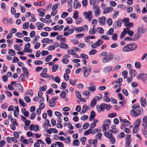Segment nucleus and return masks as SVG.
Segmentation results:
<instances>
[{
    "label": "nucleus",
    "instance_id": "54",
    "mask_svg": "<svg viewBox=\"0 0 147 147\" xmlns=\"http://www.w3.org/2000/svg\"><path fill=\"white\" fill-rule=\"evenodd\" d=\"M97 52V51L95 49H92L90 51L89 54L90 55H92L96 54Z\"/></svg>",
    "mask_w": 147,
    "mask_h": 147
},
{
    "label": "nucleus",
    "instance_id": "16",
    "mask_svg": "<svg viewBox=\"0 0 147 147\" xmlns=\"http://www.w3.org/2000/svg\"><path fill=\"white\" fill-rule=\"evenodd\" d=\"M94 27L91 29L89 31V34L90 35H93L95 34L96 32V28H94L95 26H93Z\"/></svg>",
    "mask_w": 147,
    "mask_h": 147
},
{
    "label": "nucleus",
    "instance_id": "9",
    "mask_svg": "<svg viewBox=\"0 0 147 147\" xmlns=\"http://www.w3.org/2000/svg\"><path fill=\"white\" fill-rule=\"evenodd\" d=\"M98 22L101 25H103L105 22V18L104 16L99 17L98 19Z\"/></svg>",
    "mask_w": 147,
    "mask_h": 147
},
{
    "label": "nucleus",
    "instance_id": "6",
    "mask_svg": "<svg viewBox=\"0 0 147 147\" xmlns=\"http://www.w3.org/2000/svg\"><path fill=\"white\" fill-rule=\"evenodd\" d=\"M30 127V130L31 131H32L33 130H34L36 132L39 130V126L37 125L31 124Z\"/></svg>",
    "mask_w": 147,
    "mask_h": 147
},
{
    "label": "nucleus",
    "instance_id": "56",
    "mask_svg": "<svg viewBox=\"0 0 147 147\" xmlns=\"http://www.w3.org/2000/svg\"><path fill=\"white\" fill-rule=\"evenodd\" d=\"M40 75L41 76L44 78H47L48 77V74L45 73H41Z\"/></svg>",
    "mask_w": 147,
    "mask_h": 147
},
{
    "label": "nucleus",
    "instance_id": "7",
    "mask_svg": "<svg viewBox=\"0 0 147 147\" xmlns=\"http://www.w3.org/2000/svg\"><path fill=\"white\" fill-rule=\"evenodd\" d=\"M97 142L98 140L96 139H95L94 140L91 139L88 141L89 144L91 145L93 144V146L94 147H96L97 146Z\"/></svg>",
    "mask_w": 147,
    "mask_h": 147
},
{
    "label": "nucleus",
    "instance_id": "62",
    "mask_svg": "<svg viewBox=\"0 0 147 147\" xmlns=\"http://www.w3.org/2000/svg\"><path fill=\"white\" fill-rule=\"evenodd\" d=\"M83 94L86 96H89L90 95V93L87 90H84L83 92Z\"/></svg>",
    "mask_w": 147,
    "mask_h": 147
},
{
    "label": "nucleus",
    "instance_id": "57",
    "mask_svg": "<svg viewBox=\"0 0 147 147\" xmlns=\"http://www.w3.org/2000/svg\"><path fill=\"white\" fill-rule=\"evenodd\" d=\"M67 23L68 24H71L72 23V19L70 18H68L66 19Z\"/></svg>",
    "mask_w": 147,
    "mask_h": 147
},
{
    "label": "nucleus",
    "instance_id": "37",
    "mask_svg": "<svg viewBox=\"0 0 147 147\" xmlns=\"http://www.w3.org/2000/svg\"><path fill=\"white\" fill-rule=\"evenodd\" d=\"M22 113L24 114V115L26 117H28L29 115V112L28 111H26L25 109H24V110L22 111Z\"/></svg>",
    "mask_w": 147,
    "mask_h": 147
},
{
    "label": "nucleus",
    "instance_id": "13",
    "mask_svg": "<svg viewBox=\"0 0 147 147\" xmlns=\"http://www.w3.org/2000/svg\"><path fill=\"white\" fill-rule=\"evenodd\" d=\"M45 10L43 9H38V11L40 13L39 16L43 17L45 16L44 13L45 12Z\"/></svg>",
    "mask_w": 147,
    "mask_h": 147
},
{
    "label": "nucleus",
    "instance_id": "27",
    "mask_svg": "<svg viewBox=\"0 0 147 147\" xmlns=\"http://www.w3.org/2000/svg\"><path fill=\"white\" fill-rule=\"evenodd\" d=\"M109 61L112 60L114 58V55L112 54H109L108 55L106 56Z\"/></svg>",
    "mask_w": 147,
    "mask_h": 147
},
{
    "label": "nucleus",
    "instance_id": "26",
    "mask_svg": "<svg viewBox=\"0 0 147 147\" xmlns=\"http://www.w3.org/2000/svg\"><path fill=\"white\" fill-rule=\"evenodd\" d=\"M95 98H94L91 101L90 103V106L91 107H94L96 104V100H95Z\"/></svg>",
    "mask_w": 147,
    "mask_h": 147
},
{
    "label": "nucleus",
    "instance_id": "36",
    "mask_svg": "<svg viewBox=\"0 0 147 147\" xmlns=\"http://www.w3.org/2000/svg\"><path fill=\"white\" fill-rule=\"evenodd\" d=\"M8 52V54L11 56H13L16 55L15 51L12 49H9Z\"/></svg>",
    "mask_w": 147,
    "mask_h": 147
},
{
    "label": "nucleus",
    "instance_id": "63",
    "mask_svg": "<svg viewBox=\"0 0 147 147\" xmlns=\"http://www.w3.org/2000/svg\"><path fill=\"white\" fill-rule=\"evenodd\" d=\"M142 122L144 123V124H147V116H145L143 117Z\"/></svg>",
    "mask_w": 147,
    "mask_h": 147
},
{
    "label": "nucleus",
    "instance_id": "29",
    "mask_svg": "<svg viewBox=\"0 0 147 147\" xmlns=\"http://www.w3.org/2000/svg\"><path fill=\"white\" fill-rule=\"evenodd\" d=\"M141 120L140 119H139L136 120L135 123V126L139 127L140 124Z\"/></svg>",
    "mask_w": 147,
    "mask_h": 147
},
{
    "label": "nucleus",
    "instance_id": "4",
    "mask_svg": "<svg viewBox=\"0 0 147 147\" xmlns=\"http://www.w3.org/2000/svg\"><path fill=\"white\" fill-rule=\"evenodd\" d=\"M77 28L74 26L73 27V28H71L69 30V32H63V35L65 36H66L72 34L74 32V30L76 31L77 30Z\"/></svg>",
    "mask_w": 147,
    "mask_h": 147
},
{
    "label": "nucleus",
    "instance_id": "21",
    "mask_svg": "<svg viewBox=\"0 0 147 147\" xmlns=\"http://www.w3.org/2000/svg\"><path fill=\"white\" fill-rule=\"evenodd\" d=\"M103 105V110L105 109H107L108 110H109L111 108L110 105H107V104L105 103H102V105Z\"/></svg>",
    "mask_w": 147,
    "mask_h": 147
},
{
    "label": "nucleus",
    "instance_id": "39",
    "mask_svg": "<svg viewBox=\"0 0 147 147\" xmlns=\"http://www.w3.org/2000/svg\"><path fill=\"white\" fill-rule=\"evenodd\" d=\"M100 38L101 39L106 40H108L110 39L109 37L108 36L106 35H102L100 37Z\"/></svg>",
    "mask_w": 147,
    "mask_h": 147
},
{
    "label": "nucleus",
    "instance_id": "31",
    "mask_svg": "<svg viewBox=\"0 0 147 147\" xmlns=\"http://www.w3.org/2000/svg\"><path fill=\"white\" fill-rule=\"evenodd\" d=\"M79 13L77 11H75L73 16V18L76 19H78L79 17Z\"/></svg>",
    "mask_w": 147,
    "mask_h": 147
},
{
    "label": "nucleus",
    "instance_id": "48",
    "mask_svg": "<svg viewBox=\"0 0 147 147\" xmlns=\"http://www.w3.org/2000/svg\"><path fill=\"white\" fill-rule=\"evenodd\" d=\"M118 35L116 33H114L112 35V39L113 40H116L117 39Z\"/></svg>",
    "mask_w": 147,
    "mask_h": 147
},
{
    "label": "nucleus",
    "instance_id": "55",
    "mask_svg": "<svg viewBox=\"0 0 147 147\" xmlns=\"http://www.w3.org/2000/svg\"><path fill=\"white\" fill-rule=\"evenodd\" d=\"M19 102L22 106L23 107L25 106V104L22 99L20 98L19 99Z\"/></svg>",
    "mask_w": 147,
    "mask_h": 147
},
{
    "label": "nucleus",
    "instance_id": "15",
    "mask_svg": "<svg viewBox=\"0 0 147 147\" xmlns=\"http://www.w3.org/2000/svg\"><path fill=\"white\" fill-rule=\"evenodd\" d=\"M96 109L99 112L103 111V105H102V104H101L100 105H96Z\"/></svg>",
    "mask_w": 147,
    "mask_h": 147
},
{
    "label": "nucleus",
    "instance_id": "46",
    "mask_svg": "<svg viewBox=\"0 0 147 147\" xmlns=\"http://www.w3.org/2000/svg\"><path fill=\"white\" fill-rule=\"evenodd\" d=\"M135 66L136 68L140 69L141 67V65L140 62H136L135 63Z\"/></svg>",
    "mask_w": 147,
    "mask_h": 147
},
{
    "label": "nucleus",
    "instance_id": "60",
    "mask_svg": "<svg viewBox=\"0 0 147 147\" xmlns=\"http://www.w3.org/2000/svg\"><path fill=\"white\" fill-rule=\"evenodd\" d=\"M103 99L104 101L106 102H109L111 100L110 98L108 96H103Z\"/></svg>",
    "mask_w": 147,
    "mask_h": 147
},
{
    "label": "nucleus",
    "instance_id": "20",
    "mask_svg": "<svg viewBox=\"0 0 147 147\" xmlns=\"http://www.w3.org/2000/svg\"><path fill=\"white\" fill-rule=\"evenodd\" d=\"M96 115V114L95 112L93 111H92L91 112L90 116L89 117L90 120L92 121V119L95 117Z\"/></svg>",
    "mask_w": 147,
    "mask_h": 147
},
{
    "label": "nucleus",
    "instance_id": "43",
    "mask_svg": "<svg viewBox=\"0 0 147 147\" xmlns=\"http://www.w3.org/2000/svg\"><path fill=\"white\" fill-rule=\"evenodd\" d=\"M37 24H39L38 26H37L38 29L39 30H41L40 28H42L44 26V24L42 23L38 22L37 23Z\"/></svg>",
    "mask_w": 147,
    "mask_h": 147
},
{
    "label": "nucleus",
    "instance_id": "28",
    "mask_svg": "<svg viewBox=\"0 0 147 147\" xmlns=\"http://www.w3.org/2000/svg\"><path fill=\"white\" fill-rule=\"evenodd\" d=\"M129 45H130V46L131 47V48L132 51H134L136 49L137 46L136 44L130 43Z\"/></svg>",
    "mask_w": 147,
    "mask_h": 147
},
{
    "label": "nucleus",
    "instance_id": "64",
    "mask_svg": "<svg viewBox=\"0 0 147 147\" xmlns=\"http://www.w3.org/2000/svg\"><path fill=\"white\" fill-rule=\"evenodd\" d=\"M56 144L59 147H64L63 144L61 142H56Z\"/></svg>",
    "mask_w": 147,
    "mask_h": 147
},
{
    "label": "nucleus",
    "instance_id": "23",
    "mask_svg": "<svg viewBox=\"0 0 147 147\" xmlns=\"http://www.w3.org/2000/svg\"><path fill=\"white\" fill-rule=\"evenodd\" d=\"M113 8L111 7H108L105 9L104 10L103 13L104 14H106L109 12L110 11H112L113 10Z\"/></svg>",
    "mask_w": 147,
    "mask_h": 147
},
{
    "label": "nucleus",
    "instance_id": "49",
    "mask_svg": "<svg viewBox=\"0 0 147 147\" xmlns=\"http://www.w3.org/2000/svg\"><path fill=\"white\" fill-rule=\"evenodd\" d=\"M60 78L59 76H56L53 79V80H54L56 82L59 83L60 81Z\"/></svg>",
    "mask_w": 147,
    "mask_h": 147
},
{
    "label": "nucleus",
    "instance_id": "50",
    "mask_svg": "<svg viewBox=\"0 0 147 147\" xmlns=\"http://www.w3.org/2000/svg\"><path fill=\"white\" fill-rule=\"evenodd\" d=\"M123 22L122 20L120 19H118L117 21V25L118 27H120Z\"/></svg>",
    "mask_w": 147,
    "mask_h": 147
},
{
    "label": "nucleus",
    "instance_id": "14",
    "mask_svg": "<svg viewBox=\"0 0 147 147\" xmlns=\"http://www.w3.org/2000/svg\"><path fill=\"white\" fill-rule=\"evenodd\" d=\"M113 67L111 66H106L103 69V71L105 73H108L112 69Z\"/></svg>",
    "mask_w": 147,
    "mask_h": 147
},
{
    "label": "nucleus",
    "instance_id": "12",
    "mask_svg": "<svg viewBox=\"0 0 147 147\" xmlns=\"http://www.w3.org/2000/svg\"><path fill=\"white\" fill-rule=\"evenodd\" d=\"M140 102L141 106L143 107H145L146 105V101L145 98L143 97H141Z\"/></svg>",
    "mask_w": 147,
    "mask_h": 147
},
{
    "label": "nucleus",
    "instance_id": "47",
    "mask_svg": "<svg viewBox=\"0 0 147 147\" xmlns=\"http://www.w3.org/2000/svg\"><path fill=\"white\" fill-rule=\"evenodd\" d=\"M80 57L84 59H88V56L84 53H81Z\"/></svg>",
    "mask_w": 147,
    "mask_h": 147
},
{
    "label": "nucleus",
    "instance_id": "41",
    "mask_svg": "<svg viewBox=\"0 0 147 147\" xmlns=\"http://www.w3.org/2000/svg\"><path fill=\"white\" fill-rule=\"evenodd\" d=\"M96 88L92 86H90L88 87V90L90 91L91 92H93L96 90Z\"/></svg>",
    "mask_w": 147,
    "mask_h": 147
},
{
    "label": "nucleus",
    "instance_id": "17",
    "mask_svg": "<svg viewBox=\"0 0 147 147\" xmlns=\"http://www.w3.org/2000/svg\"><path fill=\"white\" fill-rule=\"evenodd\" d=\"M125 29H126L127 33L130 36H133L134 34V32L132 31H130L129 28H125Z\"/></svg>",
    "mask_w": 147,
    "mask_h": 147
},
{
    "label": "nucleus",
    "instance_id": "30",
    "mask_svg": "<svg viewBox=\"0 0 147 147\" xmlns=\"http://www.w3.org/2000/svg\"><path fill=\"white\" fill-rule=\"evenodd\" d=\"M125 28L123 29V31L121 33L120 36L121 39L122 38L125 36L127 33V31H126Z\"/></svg>",
    "mask_w": 147,
    "mask_h": 147
},
{
    "label": "nucleus",
    "instance_id": "51",
    "mask_svg": "<svg viewBox=\"0 0 147 147\" xmlns=\"http://www.w3.org/2000/svg\"><path fill=\"white\" fill-rule=\"evenodd\" d=\"M67 45L66 44L64 43H61V44L60 46V47L62 49H65L67 48Z\"/></svg>",
    "mask_w": 147,
    "mask_h": 147
},
{
    "label": "nucleus",
    "instance_id": "22",
    "mask_svg": "<svg viewBox=\"0 0 147 147\" xmlns=\"http://www.w3.org/2000/svg\"><path fill=\"white\" fill-rule=\"evenodd\" d=\"M113 59L114 62L117 63L119 61L120 58L119 56L117 55H115L114 56V58Z\"/></svg>",
    "mask_w": 147,
    "mask_h": 147
},
{
    "label": "nucleus",
    "instance_id": "53",
    "mask_svg": "<svg viewBox=\"0 0 147 147\" xmlns=\"http://www.w3.org/2000/svg\"><path fill=\"white\" fill-rule=\"evenodd\" d=\"M45 141L46 143L48 144L51 143V141L49 137H47L46 138Z\"/></svg>",
    "mask_w": 147,
    "mask_h": 147
},
{
    "label": "nucleus",
    "instance_id": "35",
    "mask_svg": "<svg viewBox=\"0 0 147 147\" xmlns=\"http://www.w3.org/2000/svg\"><path fill=\"white\" fill-rule=\"evenodd\" d=\"M86 140V138L85 137H82L80 140L82 144L83 145H84L85 144V142Z\"/></svg>",
    "mask_w": 147,
    "mask_h": 147
},
{
    "label": "nucleus",
    "instance_id": "58",
    "mask_svg": "<svg viewBox=\"0 0 147 147\" xmlns=\"http://www.w3.org/2000/svg\"><path fill=\"white\" fill-rule=\"evenodd\" d=\"M110 139V141L112 144H114L115 143V139L114 137L113 136Z\"/></svg>",
    "mask_w": 147,
    "mask_h": 147
},
{
    "label": "nucleus",
    "instance_id": "61",
    "mask_svg": "<svg viewBox=\"0 0 147 147\" xmlns=\"http://www.w3.org/2000/svg\"><path fill=\"white\" fill-rule=\"evenodd\" d=\"M102 62L105 63H108L109 62V60L107 58V57H106V56L103 57L102 58Z\"/></svg>",
    "mask_w": 147,
    "mask_h": 147
},
{
    "label": "nucleus",
    "instance_id": "19",
    "mask_svg": "<svg viewBox=\"0 0 147 147\" xmlns=\"http://www.w3.org/2000/svg\"><path fill=\"white\" fill-rule=\"evenodd\" d=\"M55 101H54L53 99H51L49 103V105L51 107H54L56 105Z\"/></svg>",
    "mask_w": 147,
    "mask_h": 147
},
{
    "label": "nucleus",
    "instance_id": "34",
    "mask_svg": "<svg viewBox=\"0 0 147 147\" xmlns=\"http://www.w3.org/2000/svg\"><path fill=\"white\" fill-rule=\"evenodd\" d=\"M139 130V127L135 126L133 129V132L134 133H137Z\"/></svg>",
    "mask_w": 147,
    "mask_h": 147
},
{
    "label": "nucleus",
    "instance_id": "5",
    "mask_svg": "<svg viewBox=\"0 0 147 147\" xmlns=\"http://www.w3.org/2000/svg\"><path fill=\"white\" fill-rule=\"evenodd\" d=\"M92 11H90L88 12H84V15L86 19L89 20H91L92 19Z\"/></svg>",
    "mask_w": 147,
    "mask_h": 147
},
{
    "label": "nucleus",
    "instance_id": "2",
    "mask_svg": "<svg viewBox=\"0 0 147 147\" xmlns=\"http://www.w3.org/2000/svg\"><path fill=\"white\" fill-rule=\"evenodd\" d=\"M137 78L143 80V82L146 83L145 80L147 79V75L145 73H140L138 74L137 76Z\"/></svg>",
    "mask_w": 147,
    "mask_h": 147
},
{
    "label": "nucleus",
    "instance_id": "52",
    "mask_svg": "<svg viewBox=\"0 0 147 147\" xmlns=\"http://www.w3.org/2000/svg\"><path fill=\"white\" fill-rule=\"evenodd\" d=\"M29 25V23L28 22H26L23 25V28L24 29H26L28 27Z\"/></svg>",
    "mask_w": 147,
    "mask_h": 147
},
{
    "label": "nucleus",
    "instance_id": "3",
    "mask_svg": "<svg viewBox=\"0 0 147 147\" xmlns=\"http://www.w3.org/2000/svg\"><path fill=\"white\" fill-rule=\"evenodd\" d=\"M93 11L95 13V16H98L100 14L99 13L100 9L99 6L96 4L94 5H93Z\"/></svg>",
    "mask_w": 147,
    "mask_h": 147
},
{
    "label": "nucleus",
    "instance_id": "42",
    "mask_svg": "<svg viewBox=\"0 0 147 147\" xmlns=\"http://www.w3.org/2000/svg\"><path fill=\"white\" fill-rule=\"evenodd\" d=\"M58 68V65H53V67H52V71L54 72H55Z\"/></svg>",
    "mask_w": 147,
    "mask_h": 147
},
{
    "label": "nucleus",
    "instance_id": "1",
    "mask_svg": "<svg viewBox=\"0 0 147 147\" xmlns=\"http://www.w3.org/2000/svg\"><path fill=\"white\" fill-rule=\"evenodd\" d=\"M141 110L142 111H143L142 108L138 109H132L130 111V114L133 117L138 116L140 114Z\"/></svg>",
    "mask_w": 147,
    "mask_h": 147
},
{
    "label": "nucleus",
    "instance_id": "33",
    "mask_svg": "<svg viewBox=\"0 0 147 147\" xmlns=\"http://www.w3.org/2000/svg\"><path fill=\"white\" fill-rule=\"evenodd\" d=\"M103 43V40L100 39L98 40L97 42H96V46H98L101 45Z\"/></svg>",
    "mask_w": 147,
    "mask_h": 147
},
{
    "label": "nucleus",
    "instance_id": "40",
    "mask_svg": "<svg viewBox=\"0 0 147 147\" xmlns=\"http://www.w3.org/2000/svg\"><path fill=\"white\" fill-rule=\"evenodd\" d=\"M88 107L86 105H84L82 107V112L84 113H85L88 110Z\"/></svg>",
    "mask_w": 147,
    "mask_h": 147
},
{
    "label": "nucleus",
    "instance_id": "8",
    "mask_svg": "<svg viewBox=\"0 0 147 147\" xmlns=\"http://www.w3.org/2000/svg\"><path fill=\"white\" fill-rule=\"evenodd\" d=\"M130 45L128 44L123 47V51L124 52H127L132 51Z\"/></svg>",
    "mask_w": 147,
    "mask_h": 147
},
{
    "label": "nucleus",
    "instance_id": "10",
    "mask_svg": "<svg viewBox=\"0 0 147 147\" xmlns=\"http://www.w3.org/2000/svg\"><path fill=\"white\" fill-rule=\"evenodd\" d=\"M81 6V3L77 0H75L74 3V7L75 9L80 8Z\"/></svg>",
    "mask_w": 147,
    "mask_h": 147
},
{
    "label": "nucleus",
    "instance_id": "11",
    "mask_svg": "<svg viewBox=\"0 0 147 147\" xmlns=\"http://www.w3.org/2000/svg\"><path fill=\"white\" fill-rule=\"evenodd\" d=\"M112 132H113V131L112 130L110 129L107 132H105L104 135L107 138H109L113 136L112 134Z\"/></svg>",
    "mask_w": 147,
    "mask_h": 147
},
{
    "label": "nucleus",
    "instance_id": "38",
    "mask_svg": "<svg viewBox=\"0 0 147 147\" xmlns=\"http://www.w3.org/2000/svg\"><path fill=\"white\" fill-rule=\"evenodd\" d=\"M73 145L78 146L80 144V142L78 140H75L73 142Z\"/></svg>",
    "mask_w": 147,
    "mask_h": 147
},
{
    "label": "nucleus",
    "instance_id": "45",
    "mask_svg": "<svg viewBox=\"0 0 147 147\" xmlns=\"http://www.w3.org/2000/svg\"><path fill=\"white\" fill-rule=\"evenodd\" d=\"M34 63L36 65H40L42 64L43 63V62L42 61L38 60L34 61Z\"/></svg>",
    "mask_w": 147,
    "mask_h": 147
},
{
    "label": "nucleus",
    "instance_id": "59",
    "mask_svg": "<svg viewBox=\"0 0 147 147\" xmlns=\"http://www.w3.org/2000/svg\"><path fill=\"white\" fill-rule=\"evenodd\" d=\"M84 35V34L83 33L78 34L76 35V37L77 38H80L83 37Z\"/></svg>",
    "mask_w": 147,
    "mask_h": 147
},
{
    "label": "nucleus",
    "instance_id": "18",
    "mask_svg": "<svg viewBox=\"0 0 147 147\" xmlns=\"http://www.w3.org/2000/svg\"><path fill=\"white\" fill-rule=\"evenodd\" d=\"M137 31L138 32V33H139L140 34V32L144 33L146 32V30L144 28L140 27L138 28Z\"/></svg>",
    "mask_w": 147,
    "mask_h": 147
},
{
    "label": "nucleus",
    "instance_id": "25",
    "mask_svg": "<svg viewBox=\"0 0 147 147\" xmlns=\"http://www.w3.org/2000/svg\"><path fill=\"white\" fill-rule=\"evenodd\" d=\"M129 73L131 77L134 76L137 74L136 71L133 69L130 70Z\"/></svg>",
    "mask_w": 147,
    "mask_h": 147
},
{
    "label": "nucleus",
    "instance_id": "32",
    "mask_svg": "<svg viewBox=\"0 0 147 147\" xmlns=\"http://www.w3.org/2000/svg\"><path fill=\"white\" fill-rule=\"evenodd\" d=\"M75 94L78 98H79V99H80L81 98V95L78 90H75Z\"/></svg>",
    "mask_w": 147,
    "mask_h": 147
},
{
    "label": "nucleus",
    "instance_id": "44",
    "mask_svg": "<svg viewBox=\"0 0 147 147\" xmlns=\"http://www.w3.org/2000/svg\"><path fill=\"white\" fill-rule=\"evenodd\" d=\"M14 49L18 51H20L21 50V48L18 45H15L14 46Z\"/></svg>",
    "mask_w": 147,
    "mask_h": 147
},
{
    "label": "nucleus",
    "instance_id": "24",
    "mask_svg": "<svg viewBox=\"0 0 147 147\" xmlns=\"http://www.w3.org/2000/svg\"><path fill=\"white\" fill-rule=\"evenodd\" d=\"M93 133V132L92 130H91V129H89L86 131L84 133V136H86Z\"/></svg>",
    "mask_w": 147,
    "mask_h": 147
}]
</instances>
